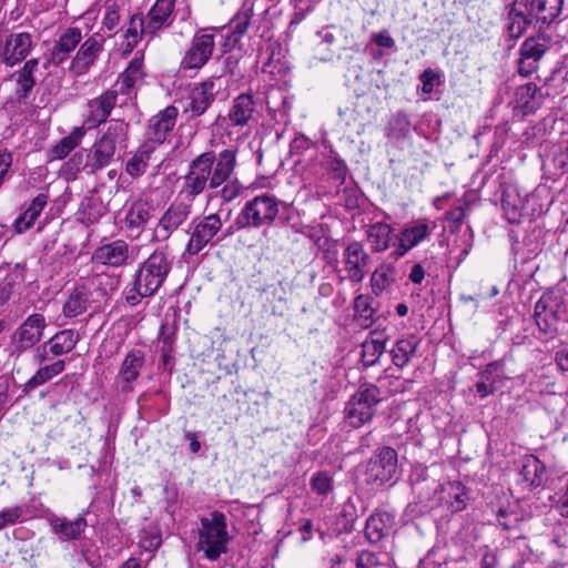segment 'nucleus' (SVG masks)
<instances>
[{
  "label": "nucleus",
  "instance_id": "obj_4",
  "mask_svg": "<svg viewBox=\"0 0 568 568\" xmlns=\"http://www.w3.org/2000/svg\"><path fill=\"white\" fill-rule=\"evenodd\" d=\"M173 262L174 257L168 246L155 248L136 270L126 302L135 306L142 298L155 295L168 280Z\"/></svg>",
  "mask_w": 568,
  "mask_h": 568
},
{
  "label": "nucleus",
  "instance_id": "obj_49",
  "mask_svg": "<svg viewBox=\"0 0 568 568\" xmlns=\"http://www.w3.org/2000/svg\"><path fill=\"white\" fill-rule=\"evenodd\" d=\"M567 85L568 63L562 62L555 68L548 78H546L544 88L546 89V94L551 97L564 93L567 90Z\"/></svg>",
  "mask_w": 568,
  "mask_h": 568
},
{
  "label": "nucleus",
  "instance_id": "obj_64",
  "mask_svg": "<svg viewBox=\"0 0 568 568\" xmlns=\"http://www.w3.org/2000/svg\"><path fill=\"white\" fill-rule=\"evenodd\" d=\"M555 363L561 372H568V344L560 346L556 351Z\"/></svg>",
  "mask_w": 568,
  "mask_h": 568
},
{
  "label": "nucleus",
  "instance_id": "obj_41",
  "mask_svg": "<svg viewBox=\"0 0 568 568\" xmlns=\"http://www.w3.org/2000/svg\"><path fill=\"white\" fill-rule=\"evenodd\" d=\"M88 283L98 295V301L100 302L106 300L116 291L120 284V275L94 270L93 274L88 278Z\"/></svg>",
  "mask_w": 568,
  "mask_h": 568
},
{
  "label": "nucleus",
  "instance_id": "obj_57",
  "mask_svg": "<svg viewBox=\"0 0 568 568\" xmlns=\"http://www.w3.org/2000/svg\"><path fill=\"white\" fill-rule=\"evenodd\" d=\"M26 519V508L24 506H13L9 508H4L0 511V523L3 529L8 526L16 525L18 523H22Z\"/></svg>",
  "mask_w": 568,
  "mask_h": 568
},
{
  "label": "nucleus",
  "instance_id": "obj_2",
  "mask_svg": "<svg viewBox=\"0 0 568 568\" xmlns=\"http://www.w3.org/2000/svg\"><path fill=\"white\" fill-rule=\"evenodd\" d=\"M129 123L123 120H112L100 131L94 143L89 149L77 152L71 162L75 170L88 175H94L114 159L118 149L126 146Z\"/></svg>",
  "mask_w": 568,
  "mask_h": 568
},
{
  "label": "nucleus",
  "instance_id": "obj_55",
  "mask_svg": "<svg viewBox=\"0 0 568 568\" xmlns=\"http://www.w3.org/2000/svg\"><path fill=\"white\" fill-rule=\"evenodd\" d=\"M355 317L363 321L365 326L372 324L375 310L372 307V298L369 295L359 294L354 298Z\"/></svg>",
  "mask_w": 568,
  "mask_h": 568
},
{
  "label": "nucleus",
  "instance_id": "obj_19",
  "mask_svg": "<svg viewBox=\"0 0 568 568\" xmlns=\"http://www.w3.org/2000/svg\"><path fill=\"white\" fill-rule=\"evenodd\" d=\"M409 483L413 493L418 501L430 508V504L436 501L443 483L429 474L426 466L416 465L409 475Z\"/></svg>",
  "mask_w": 568,
  "mask_h": 568
},
{
  "label": "nucleus",
  "instance_id": "obj_1",
  "mask_svg": "<svg viewBox=\"0 0 568 568\" xmlns=\"http://www.w3.org/2000/svg\"><path fill=\"white\" fill-rule=\"evenodd\" d=\"M236 154L225 149L217 155L206 151L195 156L184 175L180 176L179 197L194 202L205 190H215L226 182L234 172Z\"/></svg>",
  "mask_w": 568,
  "mask_h": 568
},
{
  "label": "nucleus",
  "instance_id": "obj_21",
  "mask_svg": "<svg viewBox=\"0 0 568 568\" xmlns=\"http://www.w3.org/2000/svg\"><path fill=\"white\" fill-rule=\"evenodd\" d=\"M144 17L149 33L159 38L162 31L170 29L174 23L176 0H154Z\"/></svg>",
  "mask_w": 568,
  "mask_h": 568
},
{
  "label": "nucleus",
  "instance_id": "obj_59",
  "mask_svg": "<svg viewBox=\"0 0 568 568\" xmlns=\"http://www.w3.org/2000/svg\"><path fill=\"white\" fill-rule=\"evenodd\" d=\"M357 568H384L379 557L368 550L362 551L356 559Z\"/></svg>",
  "mask_w": 568,
  "mask_h": 568
},
{
  "label": "nucleus",
  "instance_id": "obj_18",
  "mask_svg": "<svg viewBox=\"0 0 568 568\" xmlns=\"http://www.w3.org/2000/svg\"><path fill=\"white\" fill-rule=\"evenodd\" d=\"M118 97L116 90L110 88L100 95L90 99L87 102V115L83 120V129L92 130L106 122L118 103Z\"/></svg>",
  "mask_w": 568,
  "mask_h": 568
},
{
  "label": "nucleus",
  "instance_id": "obj_54",
  "mask_svg": "<svg viewBox=\"0 0 568 568\" xmlns=\"http://www.w3.org/2000/svg\"><path fill=\"white\" fill-rule=\"evenodd\" d=\"M429 235V227L426 223H418L410 227H406L400 233V240L406 244V248L417 246Z\"/></svg>",
  "mask_w": 568,
  "mask_h": 568
},
{
  "label": "nucleus",
  "instance_id": "obj_37",
  "mask_svg": "<svg viewBox=\"0 0 568 568\" xmlns=\"http://www.w3.org/2000/svg\"><path fill=\"white\" fill-rule=\"evenodd\" d=\"M419 343V338L414 334L398 338L389 351L393 364L398 368L408 366L416 356Z\"/></svg>",
  "mask_w": 568,
  "mask_h": 568
},
{
  "label": "nucleus",
  "instance_id": "obj_22",
  "mask_svg": "<svg viewBox=\"0 0 568 568\" xmlns=\"http://www.w3.org/2000/svg\"><path fill=\"white\" fill-rule=\"evenodd\" d=\"M87 513L82 511L75 518L70 519L65 516L51 514L48 517V524L52 534L62 541L81 540L82 535L88 528L85 518Z\"/></svg>",
  "mask_w": 568,
  "mask_h": 568
},
{
  "label": "nucleus",
  "instance_id": "obj_5",
  "mask_svg": "<svg viewBox=\"0 0 568 568\" xmlns=\"http://www.w3.org/2000/svg\"><path fill=\"white\" fill-rule=\"evenodd\" d=\"M281 204L282 202L273 194L255 195L243 205L227 234L240 230L272 226L278 216Z\"/></svg>",
  "mask_w": 568,
  "mask_h": 568
},
{
  "label": "nucleus",
  "instance_id": "obj_28",
  "mask_svg": "<svg viewBox=\"0 0 568 568\" xmlns=\"http://www.w3.org/2000/svg\"><path fill=\"white\" fill-rule=\"evenodd\" d=\"M178 113L175 106L169 105L153 115L149 120L146 139L155 144L163 143L175 125Z\"/></svg>",
  "mask_w": 568,
  "mask_h": 568
},
{
  "label": "nucleus",
  "instance_id": "obj_10",
  "mask_svg": "<svg viewBox=\"0 0 568 568\" xmlns=\"http://www.w3.org/2000/svg\"><path fill=\"white\" fill-rule=\"evenodd\" d=\"M551 44V37L545 32H538L525 39L519 49L517 72L524 78L536 72L540 60L550 50Z\"/></svg>",
  "mask_w": 568,
  "mask_h": 568
},
{
  "label": "nucleus",
  "instance_id": "obj_40",
  "mask_svg": "<svg viewBox=\"0 0 568 568\" xmlns=\"http://www.w3.org/2000/svg\"><path fill=\"white\" fill-rule=\"evenodd\" d=\"M544 471L545 466L536 456L526 455L520 464L519 483L528 489L538 487L542 483Z\"/></svg>",
  "mask_w": 568,
  "mask_h": 568
},
{
  "label": "nucleus",
  "instance_id": "obj_48",
  "mask_svg": "<svg viewBox=\"0 0 568 568\" xmlns=\"http://www.w3.org/2000/svg\"><path fill=\"white\" fill-rule=\"evenodd\" d=\"M85 134L83 126L74 128L71 133L61 139L52 149L53 159L62 160L67 158L82 141Z\"/></svg>",
  "mask_w": 568,
  "mask_h": 568
},
{
  "label": "nucleus",
  "instance_id": "obj_8",
  "mask_svg": "<svg viewBox=\"0 0 568 568\" xmlns=\"http://www.w3.org/2000/svg\"><path fill=\"white\" fill-rule=\"evenodd\" d=\"M201 526L196 549L202 551L207 560H216L227 551L230 536L226 517L223 513L214 511L210 519L201 520Z\"/></svg>",
  "mask_w": 568,
  "mask_h": 568
},
{
  "label": "nucleus",
  "instance_id": "obj_13",
  "mask_svg": "<svg viewBox=\"0 0 568 568\" xmlns=\"http://www.w3.org/2000/svg\"><path fill=\"white\" fill-rule=\"evenodd\" d=\"M192 206V202L178 196L159 219L154 229L153 240L166 241L170 239L190 219Z\"/></svg>",
  "mask_w": 568,
  "mask_h": 568
},
{
  "label": "nucleus",
  "instance_id": "obj_60",
  "mask_svg": "<svg viewBox=\"0 0 568 568\" xmlns=\"http://www.w3.org/2000/svg\"><path fill=\"white\" fill-rule=\"evenodd\" d=\"M519 517L517 514L500 508L497 513V523L505 529L510 530L517 527Z\"/></svg>",
  "mask_w": 568,
  "mask_h": 568
},
{
  "label": "nucleus",
  "instance_id": "obj_31",
  "mask_svg": "<svg viewBox=\"0 0 568 568\" xmlns=\"http://www.w3.org/2000/svg\"><path fill=\"white\" fill-rule=\"evenodd\" d=\"M546 97H548L546 90L544 91L534 82L519 85L515 92V109L520 110L525 115L535 113L541 106Z\"/></svg>",
  "mask_w": 568,
  "mask_h": 568
},
{
  "label": "nucleus",
  "instance_id": "obj_34",
  "mask_svg": "<svg viewBox=\"0 0 568 568\" xmlns=\"http://www.w3.org/2000/svg\"><path fill=\"white\" fill-rule=\"evenodd\" d=\"M255 112L256 103L253 95L242 93L232 101L226 119L230 125L243 128L253 120Z\"/></svg>",
  "mask_w": 568,
  "mask_h": 568
},
{
  "label": "nucleus",
  "instance_id": "obj_39",
  "mask_svg": "<svg viewBox=\"0 0 568 568\" xmlns=\"http://www.w3.org/2000/svg\"><path fill=\"white\" fill-rule=\"evenodd\" d=\"M396 282V266L390 262H382L371 274L369 284L375 296L389 291Z\"/></svg>",
  "mask_w": 568,
  "mask_h": 568
},
{
  "label": "nucleus",
  "instance_id": "obj_27",
  "mask_svg": "<svg viewBox=\"0 0 568 568\" xmlns=\"http://www.w3.org/2000/svg\"><path fill=\"white\" fill-rule=\"evenodd\" d=\"M144 363L145 354L143 351L134 348L128 352L116 375V383L121 392L131 393L133 390L132 383L140 376Z\"/></svg>",
  "mask_w": 568,
  "mask_h": 568
},
{
  "label": "nucleus",
  "instance_id": "obj_25",
  "mask_svg": "<svg viewBox=\"0 0 568 568\" xmlns=\"http://www.w3.org/2000/svg\"><path fill=\"white\" fill-rule=\"evenodd\" d=\"M468 495L466 487L460 481L443 483L435 503L430 504V509L444 508L452 514L464 510L467 506Z\"/></svg>",
  "mask_w": 568,
  "mask_h": 568
},
{
  "label": "nucleus",
  "instance_id": "obj_44",
  "mask_svg": "<svg viewBox=\"0 0 568 568\" xmlns=\"http://www.w3.org/2000/svg\"><path fill=\"white\" fill-rule=\"evenodd\" d=\"M48 195L39 193L29 204V206L16 219L14 229L18 233L29 230L39 217L45 205Z\"/></svg>",
  "mask_w": 568,
  "mask_h": 568
},
{
  "label": "nucleus",
  "instance_id": "obj_35",
  "mask_svg": "<svg viewBox=\"0 0 568 568\" xmlns=\"http://www.w3.org/2000/svg\"><path fill=\"white\" fill-rule=\"evenodd\" d=\"M82 40V31L78 27L67 28L55 41L52 51L51 60L54 64L59 65L67 61L70 53L80 44Z\"/></svg>",
  "mask_w": 568,
  "mask_h": 568
},
{
  "label": "nucleus",
  "instance_id": "obj_9",
  "mask_svg": "<svg viewBox=\"0 0 568 568\" xmlns=\"http://www.w3.org/2000/svg\"><path fill=\"white\" fill-rule=\"evenodd\" d=\"M215 28H201L193 34L181 61L183 71H199L212 59L215 50Z\"/></svg>",
  "mask_w": 568,
  "mask_h": 568
},
{
  "label": "nucleus",
  "instance_id": "obj_14",
  "mask_svg": "<svg viewBox=\"0 0 568 568\" xmlns=\"http://www.w3.org/2000/svg\"><path fill=\"white\" fill-rule=\"evenodd\" d=\"M397 471V452L388 446L379 448L366 465L367 481L383 486L394 479Z\"/></svg>",
  "mask_w": 568,
  "mask_h": 568
},
{
  "label": "nucleus",
  "instance_id": "obj_6",
  "mask_svg": "<svg viewBox=\"0 0 568 568\" xmlns=\"http://www.w3.org/2000/svg\"><path fill=\"white\" fill-rule=\"evenodd\" d=\"M535 323L540 333L555 338L568 323V304L559 292H545L535 305Z\"/></svg>",
  "mask_w": 568,
  "mask_h": 568
},
{
  "label": "nucleus",
  "instance_id": "obj_58",
  "mask_svg": "<svg viewBox=\"0 0 568 568\" xmlns=\"http://www.w3.org/2000/svg\"><path fill=\"white\" fill-rule=\"evenodd\" d=\"M467 213L463 206H456L448 211L445 215L446 221L449 223V232L457 233L459 232L464 220L466 219Z\"/></svg>",
  "mask_w": 568,
  "mask_h": 568
},
{
  "label": "nucleus",
  "instance_id": "obj_7",
  "mask_svg": "<svg viewBox=\"0 0 568 568\" xmlns=\"http://www.w3.org/2000/svg\"><path fill=\"white\" fill-rule=\"evenodd\" d=\"M382 400V392L377 385L362 383L346 403L344 408L345 423L352 428H359L369 423Z\"/></svg>",
  "mask_w": 568,
  "mask_h": 568
},
{
  "label": "nucleus",
  "instance_id": "obj_11",
  "mask_svg": "<svg viewBox=\"0 0 568 568\" xmlns=\"http://www.w3.org/2000/svg\"><path fill=\"white\" fill-rule=\"evenodd\" d=\"M47 321L43 314L29 315L11 335V355L21 356L34 347L43 337Z\"/></svg>",
  "mask_w": 568,
  "mask_h": 568
},
{
  "label": "nucleus",
  "instance_id": "obj_46",
  "mask_svg": "<svg viewBox=\"0 0 568 568\" xmlns=\"http://www.w3.org/2000/svg\"><path fill=\"white\" fill-rule=\"evenodd\" d=\"M123 4L116 0H106L104 4L101 30L109 31L110 36L116 34L121 27Z\"/></svg>",
  "mask_w": 568,
  "mask_h": 568
},
{
  "label": "nucleus",
  "instance_id": "obj_12",
  "mask_svg": "<svg viewBox=\"0 0 568 568\" xmlns=\"http://www.w3.org/2000/svg\"><path fill=\"white\" fill-rule=\"evenodd\" d=\"M222 220L217 213L194 219L187 230L190 239L185 246L189 255L199 254L222 229Z\"/></svg>",
  "mask_w": 568,
  "mask_h": 568
},
{
  "label": "nucleus",
  "instance_id": "obj_36",
  "mask_svg": "<svg viewBox=\"0 0 568 568\" xmlns=\"http://www.w3.org/2000/svg\"><path fill=\"white\" fill-rule=\"evenodd\" d=\"M388 335L384 331H372L362 343L361 359L364 366H374L384 354Z\"/></svg>",
  "mask_w": 568,
  "mask_h": 568
},
{
  "label": "nucleus",
  "instance_id": "obj_62",
  "mask_svg": "<svg viewBox=\"0 0 568 568\" xmlns=\"http://www.w3.org/2000/svg\"><path fill=\"white\" fill-rule=\"evenodd\" d=\"M329 170L334 180H337L341 184L345 182L347 166L341 159H334L331 161Z\"/></svg>",
  "mask_w": 568,
  "mask_h": 568
},
{
  "label": "nucleus",
  "instance_id": "obj_32",
  "mask_svg": "<svg viewBox=\"0 0 568 568\" xmlns=\"http://www.w3.org/2000/svg\"><path fill=\"white\" fill-rule=\"evenodd\" d=\"M39 65L38 59L28 60L23 67L12 74V79L17 83L14 91V102L19 105H26L28 98L36 85L34 72Z\"/></svg>",
  "mask_w": 568,
  "mask_h": 568
},
{
  "label": "nucleus",
  "instance_id": "obj_47",
  "mask_svg": "<svg viewBox=\"0 0 568 568\" xmlns=\"http://www.w3.org/2000/svg\"><path fill=\"white\" fill-rule=\"evenodd\" d=\"M253 17V3L244 2L241 9L231 20L232 40L240 42L243 36L247 32Z\"/></svg>",
  "mask_w": 568,
  "mask_h": 568
},
{
  "label": "nucleus",
  "instance_id": "obj_29",
  "mask_svg": "<svg viewBox=\"0 0 568 568\" xmlns=\"http://www.w3.org/2000/svg\"><path fill=\"white\" fill-rule=\"evenodd\" d=\"M32 37L28 32L10 34L0 50L2 61L13 67L27 58L32 48Z\"/></svg>",
  "mask_w": 568,
  "mask_h": 568
},
{
  "label": "nucleus",
  "instance_id": "obj_20",
  "mask_svg": "<svg viewBox=\"0 0 568 568\" xmlns=\"http://www.w3.org/2000/svg\"><path fill=\"white\" fill-rule=\"evenodd\" d=\"M79 341L78 334L72 329H63L54 334L48 342H44L36 348L34 359L39 364L49 362L70 353Z\"/></svg>",
  "mask_w": 568,
  "mask_h": 568
},
{
  "label": "nucleus",
  "instance_id": "obj_51",
  "mask_svg": "<svg viewBox=\"0 0 568 568\" xmlns=\"http://www.w3.org/2000/svg\"><path fill=\"white\" fill-rule=\"evenodd\" d=\"M176 336V325L174 322L165 320L159 333V343L161 344V353L163 362L166 363L173 352V345Z\"/></svg>",
  "mask_w": 568,
  "mask_h": 568
},
{
  "label": "nucleus",
  "instance_id": "obj_23",
  "mask_svg": "<svg viewBox=\"0 0 568 568\" xmlns=\"http://www.w3.org/2000/svg\"><path fill=\"white\" fill-rule=\"evenodd\" d=\"M103 41L102 38L93 34L81 43L69 68L73 75L81 77L90 71L103 50Z\"/></svg>",
  "mask_w": 568,
  "mask_h": 568
},
{
  "label": "nucleus",
  "instance_id": "obj_38",
  "mask_svg": "<svg viewBox=\"0 0 568 568\" xmlns=\"http://www.w3.org/2000/svg\"><path fill=\"white\" fill-rule=\"evenodd\" d=\"M393 227L384 222L365 226V234L372 253H382L389 248L393 239Z\"/></svg>",
  "mask_w": 568,
  "mask_h": 568
},
{
  "label": "nucleus",
  "instance_id": "obj_17",
  "mask_svg": "<svg viewBox=\"0 0 568 568\" xmlns=\"http://www.w3.org/2000/svg\"><path fill=\"white\" fill-rule=\"evenodd\" d=\"M369 263L371 256L362 242L352 241L344 248L343 268L346 273V278L352 284H359L364 281Z\"/></svg>",
  "mask_w": 568,
  "mask_h": 568
},
{
  "label": "nucleus",
  "instance_id": "obj_53",
  "mask_svg": "<svg viewBox=\"0 0 568 568\" xmlns=\"http://www.w3.org/2000/svg\"><path fill=\"white\" fill-rule=\"evenodd\" d=\"M385 130L388 138H406L410 131V121L404 112H396L390 116Z\"/></svg>",
  "mask_w": 568,
  "mask_h": 568
},
{
  "label": "nucleus",
  "instance_id": "obj_56",
  "mask_svg": "<svg viewBox=\"0 0 568 568\" xmlns=\"http://www.w3.org/2000/svg\"><path fill=\"white\" fill-rule=\"evenodd\" d=\"M310 485L318 496L327 497L334 489V479L326 471H317L312 476Z\"/></svg>",
  "mask_w": 568,
  "mask_h": 568
},
{
  "label": "nucleus",
  "instance_id": "obj_61",
  "mask_svg": "<svg viewBox=\"0 0 568 568\" xmlns=\"http://www.w3.org/2000/svg\"><path fill=\"white\" fill-rule=\"evenodd\" d=\"M419 80L422 82V91L426 94H429L434 90L435 82L439 80V75L432 69H426L419 75Z\"/></svg>",
  "mask_w": 568,
  "mask_h": 568
},
{
  "label": "nucleus",
  "instance_id": "obj_50",
  "mask_svg": "<svg viewBox=\"0 0 568 568\" xmlns=\"http://www.w3.org/2000/svg\"><path fill=\"white\" fill-rule=\"evenodd\" d=\"M152 150L139 149L125 163V172L133 179L143 175L148 169Z\"/></svg>",
  "mask_w": 568,
  "mask_h": 568
},
{
  "label": "nucleus",
  "instance_id": "obj_45",
  "mask_svg": "<svg viewBox=\"0 0 568 568\" xmlns=\"http://www.w3.org/2000/svg\"><path fill=\"white\" fill-rule=\"evenodd\" d=\"M501 205L507 220L511 223L518 222L526 205V196H520L516 187L508 186L503 192Z\"/></svg>",
  "mask_w": 568,
  "mask_h": 568
},
{
  "label": "nucleus",
  "instance_id": "obj_30",
  "mask_svg": "<svg viewBox=\"0 0 568 568\" xmlns=\"http://www.w3.org/2000/svg\"><path fill=\"white\" fill-rule=\"evenodd\" d=\"M122 38L124 40L125 52H131L145 37L153 40L155 36H151L148 31V21L142 12L131 14L128 21L121 27Z\"/></svg>",
  "mask_w": 568,
  "mask_h": 568
},
{
  "label": "nucleus",
  "instance_id": "obj_26",
  "mask_svg": "<svg viewBox=\"0 0 568 568\" xmlns=\"http://www.w3.org/2000/svg\"><path fill=\"white\" fill-rule=\"evenodd\" d=\"M144 54L136 51L126 69L119 74L115 83L111 87L119 95L130 97L142 83L145 72L143 70Z\"/></svg>",
  "mask_w": 568,
  "mask_h": 568
},
{
  "label": "nucleus",
  "instance_id": "obj_42",
  "mask_svg": "<svg viewBox=\"0 0 568 568\" xmlns=\"http://www.w3.org/2000/svg\"><path fill=\"white\" fill-rule=\"evenodd\" d=\"M90 287L85 285L74 287L63 305V315L73 318L83 314L90 305Z\"/></svg>",
  "mask_w": 568,
  "mask_h": 568
},
{
  "label": "nucleus",
  "instance_id": "obj_52",
  "mask_svg": "<svg viewBox=\"0 0 568 568\" xmlns=\"http://www.w3.org/2000/svg\"><path fill=\"white\" fill-rule=\"evenodd\" d=\"M245 190L243 184L237 180H227L220 187L210 191V199L221 197L223 203H231L236 200Z\"/></svg>",
  "mask_w": 568,
  "mask_h": 568
},
{
  "label": "nucleus",
  "instance_id": "obj_16",
  "mask_svg": "<svg viewBox=\"0 0 568 568\" xmlns=\"http://www.w3.org/2000/svg\"><path fill=\"white\" fill-rule=\"evenodd\" d=\"M154 205L146 197L139 196L125 205L123 227L132 239H139L154 215Z\"/></svg>",
  "mask_w": 568,
  "mask_h": 568
},
{
  "label": "nucleus",
  "instance_id": "obj_33",
  "mask_svg": "<svg viewBox=\"0 0 568 568\" xmlns=\"http://www.w3.org/2000/svg\"><path fill=\"white\" fill-rule=\"evenodd\" d=\"M395 525V515L386 510L373 513L366 520L365 536L371 544L388 537Z\"/></svg>",
  "mask_w": 568,
  "mask_h": 568
},
{
  "label": "nucleus",
  "instance_id": "obj_3",
  "mask_svg": "<svg viewBox=\"0 0 568 568\" xmlns=\"http://www.w3.org/2000/svg\"><path fill=\"white\" fill-rule=\"evenodd\" d=\"M564 0H507L505 30L509 39H519L531 24L550 26L561 13Z\"/></svg>",
  "mask_w": 568,
  "mask_h": 568
},
{
  "label": "nucleus",
  "instance_id": "obj_24",
  "mask_svg": "<svg viewBox=\"0 0 568 568\" xmlns=\"http://www.w3.org/2000/svg\"><path fill=\"white\" fill-rule=\"evenodd\" d=\"M130 246L124 240H114L97 247L92 255V263L98 265L121 267L129 263Z\"/></svg>",
  "mask_w": 568,
  "mask_h": 568
},
{
  "label": "nucleus",
  "instance_id": "obj_63",
  "mask_svg": "<svg viewBox=\"0 0 568 568\" xmlns=\"http://www.w3.org/2000/svg\"><path fill=\"white\" fill-rule=\"evenodd\" d=\"M372 41L379 48L392 49L395 47V40L384 30L372 34Z\"/></svg>",
  "mask_w": 568,
  "mask_h": 568
},
{
  "label": "nucleus",
  "instance_id": "obj_15",
  "mask_svg": "<svg viewBox=\"0 0 568 568\" xmlns=\"http://www.w3.org/2000/svg\"><path fill=\"white\" fill-rule=\"evenodd\" d=\"M220 87L215 83V78H209L205 81L195 84L189 92L183 108V114L187 120L201 116L215 101Z\"/></svg>",
  "mask_w": 568,
  "mask_h": 568
},
{
  "label": "nucleus",
  "instance_id": "obj_43",
  "mask_svg": "<svg viewBox=\"0 0 568 568\" xmlns=\"http://www.w3.org/2000/svg\"><path fill=\"white\" fill-rule=\"evenodd\" d=\"M65 369V361L58 359L41 366L23 385V394H29L37 387L50 382Z\"/></svg>",
  "mask_w": 568,
  "mask_h": 568
}]
</instances>
